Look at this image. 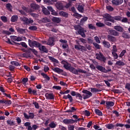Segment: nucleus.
Wrapping results in <instances>:
<instances>
[{
	"instance_id": "obj_1",
	"label": "nucleus",
	"mask_w": 130,
	"mask_h": 130,
	"mask_svg": "<svg viewBox=\"0 0 130 130\" xmlns=\"http://www.w3.org/2000/svg\"><path fill=\"white\" fill-rule=\"evenodd\" d=\"M20 21L24 22L23 24L26 25V26H27V25H31V24H33L34 22V21L32 18H28L25 16L20 17Z\"/></svg>"
},
{
	"instance_id": "obj_2",
	"label": "nucleus",
	"mask_w": 130,
	"mask_h": 130,
	"mask_svg": "<svg viewBox=\"0 0 130 130\" xmlns=\"http://www.w3.org/2000/svg\"><path fill=\"white\" fill-rule=\"evenodd\" d=\"M70 72H71V73H72V74H74V75H79V73H82V74H87V71L80 69L77 70L76 69V68L73 67L70 69Z\"/></svg>"
},
{
	"instance_id": "obj_3",
	"label": "nucleus",
	"mask_w": 130,
	"mask_h": 130,
	"mask_svg": "<svg viewBox=\"0 0 130 130\" xmlns=\"http://www.w3.org/2000/svg\"><path fill=\"white\" fill-rule=\"evenodd\" d=\"M24 126H26L27 130H36L38 128V126L36 124L31 126V123L29 122H26Z\"/></svg>"
},
{
	"instance_id": "obj_4",
	"label": "nucleus",
	"mask_w": 130,
	"mask_h": 130,
	"mask_svg": "<svg viewBox=\"0 0 130 130\" xmlns=\"http://www.w3.org/2000/svg\"><path fill=\"white\" fill-rule=\"evenodd\" d=\"M95 68L98 71H100V72H101L102 73H105V74H107V73L111 72V69H110V68H109L108 70H106L105 68L100 65H97Z\"/></svg>"
},
{
	"instance_id": "obj_5",
	"label": "nucleus",
	"mask_w": 130,
	"mask_h": 130,
	"mask_svg": "<svg viewBox=\"0 0 130 130\" xmlns=\"http://www.w3.org/2000/svg\"><path fill=\"white\" fill-rule=\"evenodd\" d=\"M104 19L105 21H107L108 22H111L112 23H115V21L112 18L113 17L108 13H106L103 15Z\"/></svg>"
},
{
	"instance_id": "obj_6",
	"label": "nucleus",
	"mask_w": 130,
	"mask_h": 130,
	"mask_svg": "<svg viewBox=\"0 0 130 130\" xmlns=\"http://www.w3.org/2000/svg\"><path fill=\"white\" fill-rule=\"evenodd\" d=\"M28 44L30 47H33L34 46L35 47H38L39 48L41 46V44H40L39 42L36 41H32L30 39L28 40Z\"/></svg>"
},
{
	"instance_id": "obj_7",
	"label": "nucleus",
	"mask_w": 130,
	"mask_h": 130,
	"mask_svg": "<svg viewBox=\"0 0 130 130\" xmlns=\"http://www.w3.org/2000/svg\"><path fill=\"white\" fill-rule=\"evenodd\" d=\"M52 70L53 72H55V73H57V74H59V75H62V76H64V77L68 76L67 72L63 71L62 69H60L58 68H52Z\"/></svg>"
},
{
	"instance_id": "obj_8",
	"label": "nucleus",
	"mask_w": 130,
	"mask_h": 130,
	"mask_svg": "<svg viewBox=\"0 0 130 130\" xmlns=\"http://www.w3.org/2000/svg\"><path fill=\"white\" fill-rule=\"evenodd\" d=\"M82 93L85 94H83L82 96L83 97V99L85 100L86 99H89L91 96H92V94L90 91H88L86 89H84L82 90Z\"/></svg>"
},
{
	"instance_id": "obj_9",
	"label": "nucleus",
	"mask_w": 130,
	"mask_h": 130,
	"mask_svg": "<svg viewBox=\"0 0 130 130\" xmlns=\"http://www.w3.org/2000/svg\"><path fill=\"white\" fill-rule=\"evenodd\" d=\"M95 56L96 59H99V60H102V61L105 62V61L106 60V58L104 57V55H103V54H102L101 52H100L99 53H96Z\"/></svg>"
},
{
	"instance_id": "obj_10",
	"label": "nucleus",
	"mask_w": 130,
	"mask_h": 130,
	"mask_svg": "<svg viewBox=\"0 0 130 130\" xmlns=\"http://www.w3.org/2000/svg\"><path fill=\"white\" fill-rule=\"evenodd\" d=\"M61 63L63 65V68L67 71H70L72 68V65L67 61L62 60Z\"/></svg>"
},
{
	"instance_id": "obj_11",
	"label": "nucleus",
	"mask_w": 130,
	"mask_h": 130,
	"mask_svg": "<svg viewBox=\"0 0 130 130\" xmlns=\"http://www.w3.org/2000/svg\"><path fill=\"white\" fill-rule=\"evenodd\" d=\"M23 115L24 117L26 119H33L34 118V116H35L34 113H30V112H28V115L26 113H24Z\"/></svg>"
},
{
	"instance_id": "obj_12",
	"label": "nucleus",
	"mask_w": 130,
	"mask_h": 130,
	"mask_svg": "<svg viewBox=\"0 0 130 130\" xmlns=\"http://www.w3.org/2000/svg\"><path fill=\"white\" fill-rule=\"evenodd\" d=\"M86 32H87V30H85V29L83 27H81L79 30H78V34L81 35V36H82L83 38H86V34H85Z\"/></svg>"
},
{
	"instance_id": "obj_13",
	"label": "nucleus",
	"mask_w": 130,
	"mask_h": 130,
	"mask_svg": "<svg viewBox=\"0 0 130 130\" xmlns=\"http://www.w3.org/2000/svg\"><path fill=\"white\" fill-rule=\"evenodd\" d=\"M109 34L112 36H119V33L114 29H111L109 30Z\"/></svg>"
},
{
	"instance_id": "obj_14",
	"label": "nucleus",
	"mask_w": 130,
	"mask_h": 130,
	"mask_svg": "<svg viewBox=\"0 0 130 130\" xmlns=\"http://www.w3.org/2000/svg\"><path fill=\"white\" fill-rule=\"evenodd\" d=\"M10 38L13 41H22V38L20 37H17L15 36H10Z\"/></svg>"
},
{
	"instance_id": "obj_15",
	"label": "nucleus",
	"mask_w": 130,
	"mask_h": 130,
	"mask_svg": "<svg viewBox=\"0 0 130 130\" xmlns=\"http://www.w3.org/2000/svg\"><path fill=\"white\" fill-rule=\"evenodd\" d=\"M27 92H28V94H32L33 95H35V96H37L38 95L37 90H36V89L32 90V88H29L27 89Z\"/></svg>"
},
{
	"instance_id": "obj_16",
	"label": "nucleus",
	"mask_w": 130,
	"mask_h": 130,
	"mask_svg": "<svg viewBox=\"0 0 130 130\" xmlns=\"http://www.w3.org/2000/svg\"><path fill=\"white\" fill-rule=\"evenodd\" d=\"M54 38L53 37H50L49 38V39L48 40V42L47 43V45H52V46H53V45H54Z\"/></svg>"
},
{
	"instance_id": "obj_17",
	"label": "nucleus",
	"mask_w": 130,
	"mask_h": 130,
	"mask_svg": "<svg viewBox=\"0 0 130 130\" xmlns=\"http://www.w3.org/2000/svg\"><path fill=\"white\" fill-rule=\"evenodd\" d=\"M112 3L115 6H119V5H121L123 3V0H113Z\"/></svg>"
},
{
	"instance_id": "obj_18",
	"label": "nucleus",
	"mask_w": 130,
	"mask_h": 130,
	"mask_svg": "<svg viewBox=\"0 0 130 130\" xmlns=\"http://www.w3.org/2000/svg\"><path fill=\"white\" fill-rule=\"evenodd\" d=\"M63 122L65 123V124H72L74 122V119H65L63 120Z\"/></svg>"
},
{
	"instance_id": "obj_19",
	"label": "nucleus",
	"mask_w": 130,
	"mask_h": 130,
	"mask_svg": "<svg viewBox=\"0 0 130 130\" xmlns=\"http://www.w3.org/2000/svg\"><path fill=\"white\" fill-rule=\"evenodd\" d=\"M52 22H54V23H56L57 24H58L61 21V18L59 17H53V18H52Z\"/></svg>"
},
{
	"instance_id": "obj_20",
	"label": "nucleus",
	"mask_w": 130,
	"mask_h": 130,
	"mask_svg": "<svg viewBox=\"0 0 130 130\" xmlns=\"http://www.w3.org/2000/svg\"><path fill=\"white\" fill-rule=\"evenodd\" d=\"M56 8L58 10H63V4L61 2H58L56 4Z\"/></svg>"
},
{
	"instance_id": "obj_21",
	"label": "nucleus",
	"mask_w": 130,
	"mask_h": 130,
	"mask_svg": "<svg viewBox=\"0 0 130 130\" xmlns=\"http://www.w3.org/2000/svg\"><path fill=\"white\" fill-rule=\"evenodd\" d=\"M62 99L66 100L69 99V101L71 103L74 101V100L73 99V96H72V95H71L70 94H68L67 95H63Z\"/></svg>"
},
{
	"instance_id": "obj_22",
	"label": "nucleus",
	"mask_w": 130,
	"mask_h": 130,
	"mask_svg": "<svg viewBox=\"0 0 130 130\" xmlns=\"http://www.w3.org/2000/svg\"><path fill=\"white\" fill-rule=\"evenodd\" d=\"M106 104L108 109H109L110 107H112L113 106H114V103L111 101L106 102Z\"/></svg>"
},
{
	"instance_id": "obj_23",
	"label": "nucleus",
	"mask_w": 130,
	"mask_h": 130,
	"mask_svg": "<svg viewBox=\"0 0 130 130\" xmlns=\"http://www.w3.org/2000/svg\"><path fill=\"white\" fill-rule=\"evenodd\" d=\"M103 45L104 47H106V48H110V47H111V46L110 45V43L107 41L105 40L103 42Z\"/></svg>"
},
{
	"instance_id": "obj_24",
	"label": "nucleus",
	"mask_w": 130,
	"mask_h": 130,
	"mask_svg": "<svg viewBox=\"0 0 130 130\" xmlns=\"http://www.w3.org/2000/svg\"><path fill=\"white\" fill-rule=\"evenodd\" d=\"M77 111V109H76L75 107H71V109L67 110L64 111L66 113H73V112H76Z\"/></svg>"
},
{
	"instance_id": "obj_25",
	"label": "nucleus",
	"mask_w": 130,
	"mask_h": 130,
	"mask_svg": "<svg viewBox=\"0 0 130 130\" xmlns=\"http://www.w3.org/2000/svg\"><path fill=\"white\" fill-rule=\"evenodd\" d=\"M114 29L116 30V31H118V32H123V28L119 25L115 26Z\"/></svg>"
},
{
	"instance_id": "obj_26",
	"label": "nucleus",
	"mask_w": 130,
	"mask_h": 130,
	"mask_svg": "<svg viewBox=\"0 0 130 130\" xmlns=\"http://www.w3.org/2000/svg\"><path fill=\"white\" fill-rule=\"evenodd\" d=\"M39 50L40 51H43V52H45V53H48V50H47V48L45 47V46H41L39 48Z\"/></svg>"
},
{
	"instance_id": "obj_27",
	"label": "nucleus",
	"mask_w": 130,
	"mask_h": 130,
	"mask_svg": "<svg viewBox=\"0 0 130 130\" xmlns=\"http://www.w3.org/2000/svg\"><path fill=\"white\" fill-rule=\"evenodd\" d=\"M59 15L61 17H64L65 18H68V17H69V13L64 11H60L59 12Z\"/></svg>"
},
{
	"instance_id": "obj_28",
	"label": "nucleus",
	"mask_w": 130,
	"mask_h": 130,
	"mask_svg": "<svg viewBox=\"0 0 130 130\" xmlns=\"http://www.w3.org/2000/svg\"><path fill=\"white\" fill-rule=\"evenodd\" d=\"M122 37L123 38H125V39H129L130 38V35L129 34L126 32L124 31L122 34Z\"/></svg>"
},
{
	"instance_id": "obj_29",
	"label": "nucleus",
	"mask_w": 130,
	"mask_h": 130,
	"mask_svg": "<svg viewBox=\"0 0 130 130\" xmlns=\"http://www.w3.org/2000/svg\"><path fill=\"white\" fill-rule=\"evenodd\" d=\"M30 8L32 10H38L39 9V6L36 4H30Z\"/></svg>"
},
{
	"instance_id": "obj_30",
	"label": "nucleus",
	"mask_w": 130,
	"mask_h": 130,
	"mask_svg": "<svg viewBox=\"0 0 130 130\" xmlns=\"http://www.w3.org/2000/svg\"><path fill=\"white\" fill-rule=\"evenodd\" d=\"M108 40L110 41V42H114L115 40V37L111 35H108Z\"/></svg>"
},
{
	"instance_id": "obj_31",
	"label": "nucleus",
	"mask_w": 130,
	"mask_h": 130,
	"mask_svg": "<svg viewBox=\"0 0 130 130\" xmlns=\"http://www.w3.org/2000/svg\"><path fill=\"white\" fill-rule=\"evenodd\" d=\"M11 21L12 22V23H14L15 22H17L18 21V16L17 15H13L11 18Z\"/></svg>"
},
{
	"instance_id": "obj_32",
	"label": "nucleus",
	"mask_w": 130,
	"mask_h": 130,
	"mask_svg": "<svg viewBox=\"0 0 130 130\" xmlns=\"http://www.w3.org/2000/svg\"><path fill=\"white\" fill-rule=\"evenodd\" d=\"M16 30L18 33H20V34H24V33H25V29L17 27Z\"/></svg>"
},
{
	"instance_id": "obj_33",
	"label": "nucleus",
	"mask_w": 130,
	"mask_h": 130,
	"mask_svg": "<svg viewBox=\"0 0 130 130\" xmlns=\"http://www.w3.org/2000/svg\"><path fill=\"white\" fill-rule=\"evenodd\" d=\"M112 19L114 21V20H115V21H121V20L122 19V17L120 16H116L113 17Z\"/></svg>"
},
{
	"instance_id": "obj_34",
	"label": "nucleus",
	"mask_w": 130,
	"mask_h": 130,
	"mask_svg": "<svg viewBox=\"0 0 130 130\" xmlns=\"http://www.w3.org/2000/svg\"><path fill=\"white\" fill-rule=\"evenodd\" d=\"M6 8L9 11V12H12L13 6H12V4H11V3L7 4L6 5Z\"/></svg>"
},
{
	"instance_id": "obj_35",
	"label": "nucleus",
	"mask_w": 130,
	"mask_h": 130,
	"mask_svg": "<svg viewBox=\"0 0 130 130\" xmlns=\"http://www.w3.org/2000/svg\"><path fill=\"white\" fill-rule=\"evenodd\" d=\"M48 58H49V59H50V60H51L52 62H55V63H58L59 62L57 59L54 58L52 56H49Z\"/></svg>"
},
{
	"instance_id": "obj_36",
	"label": "nucleus",
	"mask_w": 130,
	"mask_h": 130,
	"mask_svg": "<svg viewBox=\"0 0 130 130\" xmlns=\"http://www.w3.org/2000/svg\"><path fill=\"white\" fill-rule=\"evenodd\" d=\"M94 112L95 114H96L97 115H99V116H102V115H103L102 112L99 109H95L94 110Z\"/></svg>"
},
{
	"instance_id": "obj_37",
	"label": "nucleus",
	"mask_w": 130,
	"mask_h": 130,
	"mask_svg": "<svg viewBox=\"0 0 130 130\" xmlns=\"http://www.w3.org/2000/svg\"><path fill=\"white\" fill-rule=\"evenodd\" d=\"M4 104H5L6 106H10V105L12 104V101L10 100H4Z\"/></svg>"
},
{
	"instance_id": "obj_38",
	"label": "nucleus",
	"mask_w": 130,
	"mask_h": 130,
	"mask_svg": "<svg viewBox=\"0 0 130 130\" xmlns=\"http://www.w3.org/2000/svg\"><path fill=\"white\" fill-rule=\"evenodd\" d=\"M7 124H8V125H10V126L15 125V121L12 120H7Z\"/></svg>"
},
{
	"instance_id": "obj_39",
	"label": "nucleus",
	"mask_w": 130,
	"mask_h": 130,
	"mask_svg": "<svg viewBox=\"0 0 130 130\" xmlns=\"http://www.w3.org/2000/svg\"><path fill=\"white\" fill-rule=\"evenodd\" d=\"M10 63L12 64V66H15V67H20L21 66L19 62L16 61H12Z\"/></svg>"
},
{
	"instance_id": "obj_40",
	"label": "nucleus",
	"mask_w": 130,
	"mask_h": 130,
	"mask_svg": "<svg viewBox=\"0 0 130 130\" xmlns=\"http://www.w3.org/2000/svg\"><path fill=\"white\" fill-rule=\"evenodd\" d=\"M41 75L42 76V77H43V78L47 80V81H49V80H50V77L48 76L47 74L42 73L41 74Z\"/></svg>"
},
{
	"instance_id": "obj_41",
	"label": "nucleus",
	"mask_w": 130,
	"mask_h": 130,
	"mask_svg": "<svg viewBox=\"0 0 130 130\" xmlns=\"http://www.w3.org/2000/svg\"><path fill=\"white\" fill-rule=\"evenodd\" d=\"M49 126L51 127V128H55V127H56V124L52 121L49 124Z\"/></svg>"
},
{
	"instance_id": "obj_42",
	"label": "nucleus",
	"mask_w": 130,
	"mask_h": 130,
	"mask_svg": "<svg viewBox=\"0 0 130 130\" xmlns=\"http://www.w3.org/2000/svg\"><path fill=\"white\" fill-rule=\"evenodd\" d=\"M77 9L79 12H83L84 11V5H79Z\"/></svg>"
},
{
	"instance_id": "obj_43",
	"label": "nucleus",
	"mask_w": 130,
	"mask_h": 130,
	"mask_svg": "<svg viewBox=\"0 0 130 130\" xmlns=\"http://www.w3.org/2000/svg\"><path fill=\"white\" fill-rule=\"evenodd\" d=\"M1 19L3 23H7L8 22V18L5 16H1Z\"/></svg>"
},
{
	"instance_id": "obj_44",
	"label": "nucleus",
	"mask_w": 130,
	"mask_h": 130,
	"mask_svg": "<svg viewBox=\"0 0 130 130\" xmlns=\"http://www.w3.org/2000/svg\"><path fill=\"white\" fill-rule=\"evenodd\" d=\"M114 125H113V124H108L106 125V127H107V128H108V129H112L113 127H114Z\"/></svg>"
},
{
	"instance_id": "obj_45",
	"label": "nucleus",
	"mask_w": 130,
	"mask_h": 130,
	"mask_svg": "<svg viewBox=\"0 0 130 130\" xmlns=\"http://www.w3.org/2000/svg\"><path fill=\"white\" fill-rule=\"evenodd\" d=\"M23 57H25L26 58H29V57H31V55L28 53H24L22 54Z\"/></svg>"
},
{
	"instance_id": "obj_46",
	"label": "nucleus",
	"mask_w": 130,
	"mask_h": 130,
	"mask_svg": "<svg viewBox=\"0 0 130 130\" xmlns=\"http://www.w3.org/2000/svg\"><path fill=\"white\" fill-rule=\"evenodd\" d=\"M88 20V17H84L80 20V24H84Z\"/></svg>"
},
{
	"instance_id": "obj_47",
	"label": "nucleus",
	"mask_w": 130,
	"mask_h": 130,
	"mask_svg": "<svg viewBox=\"0 0 130 130\" xmlns=\"http://www.w3.org/2000/svg\"><path fill=\"white\" fill-rule=\"evenodd\" d=\"M74 17L76 18V19H79V18H82V15L79 14V13L76 12L73 14Z\"/></svg>"
},
{
	"instance_id": "obj_48",
	"label": "nucleus",
	"mask_w": 130,
	"mask_h": 130,
	"mask_svg": "<svg viewBox=\"0 0 130 130\" xmlns=\"http://www.w3.org/2000/svg\"><path fill=\"white\" fill-rule=\"evenodd\" d=\"M42 11L45 15H49L50 14V12H49V11H48V10H47V9L45 8H44Z\"/></svg>"
},
{
	"instance_id": "obj_49",
	"label": "nucleus",
	"mask_w": 130,
	"mask_h": 130,
	"mask_svg": "<svg viewBox=\"0 0 130 130\" xmlns=\"http://www.w3.org/2000/svg\"><path fill=\"white\" fill-rule=\"evenodd\" d=\"M27 82H28V78H24L21 80V82L22 83L23 85H24V86H26V83H27Z\"/></svg>"
},
{
	"instance_id": "obj_50",
	"label": "nucleus",
	"mask_w": 130,
	"mask_h": 130,
	"mask_svg": "<svg viewBox=\"0 0 130 130\" xmlns=\"http://www.w3.org/2000/svg\"><path fill=\"white\" fill-rule=\"evenodd\" d=\"M48 98L50 100H53V99H54V96L53 95V93H48Z\"/></svg>"
},
{
	"instance_id": "obj_51",
	"label": "nucleus",
	"mask_w": 130,
	"mask_h": 130,
	"mask_svg": "<svg viewBox=\"0 0 130 130\" xmlns=\"http://www.w3.org/2000/svg\"><path fill=\"white\" fill-rule=\"evenodd\" d=\"M96 26H97V27H105V24H104V23H102V22H97L96 23Z\"/></svg>"
},
{
	"instance_id": "obj_52",
	"label": "nucleus",
	"mask_w": 130,
	"mask_h": 130,
	"mask_svg": "<svg viewBox=\"0 0 130 130\" xmlns=\"http://www.w3.org/2000/svg\"><path fill=\"white\" fill-rule=\"evenodd\" d=\"M28 29L31 31H36L37 27L36 26H31L28 27Z\"/></svg>"
},
{
	"instance_id": "obj_53",
	"label": "nucleus",
	"mask_w": 130,
	"mask_h": 130,
	"mask_svg": "<svg viewBox=\"0 0 130 130\" xmlns=\"http://www.w3.org/2000/svg\"><path fill=\"white\" fill-rule=\"evenodd\" d=\"M43 22H44V23H49L50 19H48L47 17H44L43 18Z\"/></svg>"
},
{
	"instance_id": "obj_54",
	"label": "nucleus",
	"mask_w": 130,
	"mask_h": 130,
	"mask_svg": "<svg viewBox=\"0 0 130 130\" xmlns=\"http://www.w3.org/2000/svg\"><path fill=\"white\" fill-rule=\"evenodd\" d=\"M76 98H79V100H81V101L83 100V96H82V95H81L80 93H79L78 92L76 95Z\"/></svg>"
},
{
	"instance_id": "obj_55",
	"label": "nucleus",
	"mask_w": 130,
	"mask_h": 130,
	"mask_svg": "<svg viewBox=\"0 0 130 130\" xmlns=\"http://www.w3.org/2000/svg\"><path fill=\"white\" fill-rule=\"evenodd\" d=\"M112 54L114 58V59H117L118 58V55L116 52H112Z\"/></svg>"
},
{
	"instance_id": "obj_56",
	"label": "nucleus",
	"mask_w": 130,
	"mask_h": 130,
	"mask_svg": "<svg viewBox=\"0 0 130 130\" xmlns=\"http://www.w3.org/2000/svg\"><path fill=\"white\" fill-rule=\"evenodd\" d=\"M32 104L35 105V108L38 109L39 108V104L36 102H33Z\"/></svg>"
},
{
	"instance_id": "obj_57",
	"label": "nucleus",
	"mask_w": 130,
	"mask_h": 130,
	"mask_svg": "<svg viewBox=\"0 0 130 130\" xmlns=\"http://www.w3.org/2000/svg\"><path fill=\"white\" fill-rule=\"evenodd\" d=\"M92 44L96 49H100V45L96 43H93Z\"/></svg>"
},
{
	"instance_id": "obj_58",
	"label": "nucleus",
	"mask_w": 130,
	"mask_h": 130,
	"mask_svg": "<svg viewBox=\"0 0 130 130\" xmlns=\"http://www.w3.org/2000/svg\"><path fill=\"white\" fill-rule=\"evenodd\" d=\"M116 64L117 66H124V63H123L122 61H117L116 62Z\"/></svg>"
},
{
	"instance_id": "obj_59",
	"label": "nucleus",
	"mask_w": 130,
	"mask_h": 130,
	"mask_svg": "<svg viewBox=\"0 0 130 130\" xmlns=\"http://www.w3.org/2000/svg\"><path fill=\"white\" fill-rule=\"evenodd\" d=\"M126 53V51L125 50H123L119 55V57H122V56H123V55H124V54H125Z\"/></svg>"
},
{
	"instance_id": "obj_60",
	"label": "nucleus",
	"mask_w": 130,
	"mask_h": 130,
	"mask_svg": "<svg viewBox=\"0 0 130 130\" xmlns=\"http://www.w3.org/2000/svg\"><path fill=\"white\" fill-rule=\"evenodd\" d=\"M106 9L110 12H112L113 11V10H114V9H113V7H111V6H107Z\"/></svg>"
},
{
	"instance_id": "obj_61",
	"label": "nucleus",
	"mask_w": 130,
	"mask_h": 130,
	"mask_svg": "<svg viewBox=\"0 0 130 130\" xmlns=\"http://www.w3.org/2000/svg\"><path fill=\"white\" fill-rule=\"evenodd\" d=\"M81 28H82V27H81V25H75V26H74V29H75V30H76V31H77V30L79 31Z\"/></svg>"
},
{
	"instance_id": "obj_62",
	"label": "nucleus",
	"mask_w": 130,
	"mask_h": 130,
	"mask_svg": "<svg viewBox=\"0 0 130 130\" xmlns=\"http://www.w3.org/2000/svg\"><path fill=\"white\" fill-rule=\"evenodd\" d=\"M88 28L89 29H91V30H95V29H96L95 26H94V25L91 23L88 24Z\"/></svg>"
},
{
	"instance_id": "obj_63",
	"label": "nucleus",
	"mask_w": 130,
	"mask_h": 130,
	"mask_svg": "<svg viewBox=\"0 0 130 130\" xmlns=\"http://www.w3.org/2000/svg\"><path fill=\"white\" fill-rule=\"evenodd\" d=\"M68 127L69 130H74L75 129V125L69 124Z\"/></svg>"
},
{
	"instance_id": "obj_64",
	"label": "nucleus",
	"mask_w": 130,
	"mask_h": 130,
	"mask_svg": "<svg viewBox=\"0 0 130 130\" xmlns=\"http://www.w3.org/2000/svg\"><path fill=\"white\" fill-rule=\"evenodd\" d=\"M125 88L130 92V83H126L125 86Z\"/></svg>"
}]
</instances>
